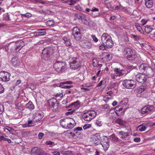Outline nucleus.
I'll list each match as a JSON object with an SVG mask.
<instances>
[{
    "mask_svg": "<svg viewBox=\"0 0 155 155\" xmlns=\"http://www.w3.org/2000/svg\"><path fill=\"white\" fill-rule=\"evenodd\" d=\"M22 16H24L26 18H29L32 16V14L29 13H27L25 14H22L21 15Z\"/></svg>",
    "mask_w": 155,
    "mask_h": 155,
    "instance_id": "39",
    "label": "nucleus"
},
{
    "mask_svg": "<svg viewBox=\"0 0 155 155\" xmlns=\"http://www.w3.org/2000/svg\"><path fill=\"white\" fill-rule=\"evenodd\" d=\"M75 8L76 9L79 11H82L83 10V9L79 5L75 6Z\"/></svg>",
    "mask_w": 155,
    "mask_h": 155,
    "instance_id": "51",
    "label": "nucleus"
},
{
    "mask_svg": "<svg viewBox=\"0 0 155 155\" xmlns=\"http://www.w3.org/2000/svg\"><path fill=\"white\" fill-rule=\"evenodd\" d=\"M100 138L101 137L99 134H97L95 135L94 138L95 139V140H99Z\"/></svg>",
    "mask_w": 155,
    "mask_h": 155,
    "instance_id": "48",
    "label": "nucleus"
},
{
    "mask_svg": "<svg viewBox=\"0 0 155 155\" xmlns=\"http://www.w3.org/2000/svg\"><path fill=\"white\" fill-rule=\"evenodd\" d=\"M65 85L66 84H65L64 82H63L60 83L59 86L62 88H65Z\"/></svg>",
    "mask_w": 155,
    "mask_h": 155,
    "instance_id": "58",
    "label": "nucleus"
},
{
    "mask_svg": "<svg viewBox=\"0 0 155 155\" xmlns=\"http://www.w3.org/2000/svg\"><path fill=\"white\" fill-rule=\"evenodd\" d=\"M146 89V87L143 85L139 87L137 90V92L138 94H140Z\"/></svg>",
    "mask_w": 155,
    "mask_h": 155,
    "instance_id": "26",
    "label": "nucleus"
},
{
    "mask_svg": "<svg viewBox=\"0 0 155 155\" xmlns=\"http://www.w3.org/2000/svg\"><path fill=\"white\" fill-rule=\"evenodd\" d=\"M62 39L64 41L66 46H69L71 45V43L69 39L66 37H64Z\"/></svg>",
    "mask_w": 155,
    "mask_h": 155,
    "instance_id": "22",
    "label": "nucleus"
},
{
    "mask_svg": "<svg viewBox=\"0 0 155 155\" xmlns=\"http://www.w3.org/2000/svg\"><path fill=\"white\" fill-rule=\"evenodd\" d=\"M110 56V54L108 53L104 52L101 55V58L104 61H108L110 60L109 58Z\"/></svg>",
    "mask_w": 155,
    "mask_h": 155,
    "instance_id": "19",
    "label": "nucleus"
},
{
    "mask_svg": "<svg viewBox=\"0 0 155 155\" xmlns=\"http://www.w3.org/2000/svg\"><path fill=\"white\" fill-rule=\"evenodd\" d=\"M124 57L129 60H133L136 58L135 51L130 48H125L124 49Z\"/></svg>",
    "mask_w": 155,
    "mask_h": 155,
    "instance_id": "6",
    "label": "nucleus"
},
{
    "mask_svg": "<svg viewBox=\"0 0 155 155\" xmlns=\"http://www.w3.org/2000/svg\"><path fill=\"white\" fill-rule=\"evenodd\" d=\"M15 43H16V51L17 52L19 51L25 45L24 41L22 40L18 41Z\"/></svg>",
    "mask_w": 155,
    "mask_h": 155,
    "instance_id": "15",
    "label": "nucleus"
},
{
    "mask_svg": "<svg viewBox=\"0 0 155 155\" xmlns=\"http://www.w3.org/2000/svg\"><path fill=\"white\" fill-rule=\"evenodd\" d=\"M138 128L139 130L140 131H144L147 128V127L143 125H140Z\"/></svg>",
    "mask_w": 155,
    "mask_h": 155,
    "instance_id": "34",
    "label": "nucleus"
},
{
    "mask_svg": "<svg viewBox=\"0 0 155 155\" xmlns=\"http://www.w3.org/2000/svg\"><path fill=\"white\" fill-rule=\"evenodd\" d=\"M53 68L58 73L64 72L67 69L66 64L63 61H57L54 63Z\"/></svg>",
    "mask_w": 155,
    "mask_h": 155,
    "instance_id": "5",
    "label": "nucleus"
},
{
    "mask_svg": "<svg viewBox=\"0 0 155 155\" xmlns=\"http://www.w3.org/2000/svg\"><path fill=\"white\" fill-rule=\"evenodd\" d=\"M123 85L124 87L127 89L134 88L136 85V82L132 80H125L123 81Z\"/></svg>",
    "mask_w": 155,
    "mask_h": 155,
    "instance_id": "9",
    "label": "nucleus"
},
{
    "mask_svg": "<svg viewBox=\"0 0 155 155\" xmlns=\"http://www.w3.org/2000/svg\"><path fill=\"white\" fill-rule=\"evenodd\" d=\"M28 87L32 90H34L36 88V86L32 84L28 85Z\"/></svg>",
    "mask_w": 155,
    "mask_h": 155,
    "instance_id": "46",
    "label": "nucleus"
},
{
    "mask_svg": "<svg viewBox=\"0 0 155 155\" xmlns=\"http://www.w3.org/2000/svg\"><path fill=\"white\" fill-rule=\"evenodd\" d=\"M132 38H134L135 40L137 41L139 39V36L137 35H132Z\"/></svg>",
    "mask_w": 155,
    "mask_h": 155,
    "instance_id": "50",
    "label": "nucleus"
},
{
    "mask_svg": "<svg viewBox=\"0 0 155 155\" xmlns=\"http://www.w3.org/2000/svg\"><path fill=\"white\" fill-rule=\"evenodd\" d=\"M42 117V115L38 112L34 114L32 116L33 119L35 120V121L36 122L40 121Z\"/></svg>",
    "mask_w": 155,
    "mask_h": 155,
    "instance_id": "17",
    "label": "nucleus"
},
{
    "mask_svg": "<svg viewBox=\"0 0 155 155\" xmlns=\"http://www.w3.org/2000/svg\"><path fill=\"white\" fill-rule=\"evenodd\" d=\"M139 69L141 72H143L144 74L139 73L136 75V79L139 82L143 83L145 82L147 79L145 75L149 78L154 75V72L153 69L147 64H141L139 67Z\"/></svg>",
    "mask_w": 155,
    "mask_h": 155,
    "instance_id": "1",
    "label": "nucleus"
},
{
    "mask_svg": "<svg viewBox=\"0 0 155 155\" xmlns=\"http://www.w3.org/2000/svg\"><path fill=\"white\" fill-rule=\"evenodd\" d=\"M91 37H92L93 40L95 42H96L98 41V39L94 35H92L91 36Z\"/></svg>",
    "mask_w": 155,
    "mask_h": 155,
    "instance_id": "60",
    "label": "nucleus"
},
{
    "mask_svg": "<svg viewBox=\"0 0 155 155\" xmlns=\"http://www.w3.org/2000/svg\"><path fill=\"white\" fill-rule=\"evenodd\" d=\"M147 21H148L147 20L142 19L141 21V22L142 23V25H144L146 24Z\"/></svg>",
    "mask_w": 155,
    "mask_h": 155,
    "instance_id": "55",
    "label": "nucleus"
},
{
    "mask_svg": "<svg viewBox=\"0 0 155 155\" xmlns=\"http://www.w3.org/2000/svg\"><path fill=\"white\" fill-rule=\"evenodd\" d=\"M54 22L53 20H50L47 21L46 22V25L50 26H52L54 25Z\"/></svg>",
    "mask_w": 155,
    "mask_h": 155,
    "instance_id": "31",
    "label": "nucleus"
},
{
    "mask_svg": "<svg viewBox=\"0 0 155 155\" xmlns=\"http://www.w3.org/2000/svg\"><path fill=\"white\" fill-rule=\"evenodd\" d=\"M82 21L83 23L87 25L90 21V18L88 17H86L84 15H83Z\"/></svg>",
    "mask_w": 155,
    "mask_h": 155,
    "instance_id": "21",
    "label": "nucleus"
},
{
    "mask_svg": "<svg viewBox=\"0 0 155 155\" xmlns=\"http://www.w3.org/2000/svg\"><path fill=\"white\" fill-rule=\"evenodd\" d=\"M46 145L50 146V147H52L55 145L54 143L51 141H47L45 142Z\"/></svg>",
    "mask_w": 155,
    "mask_h": 155,
    "instance_id": "32",
    "label": "nucleus"
},
{
    "mask_svg": "<svg viewBox=\"0 0 155 155\" xmlns=\"http://www.w3.org/2000/svg\"><path fill=\"white\" fill-rule=\"evenodd\" d=\"M10 74L8 72L2 71L0 72V79L5 82H7L10 80Z\"/></svg>",
    "mask_w": 155,
    "mask_h": 155,
    "instance_id": "11",
    "label": "nucleus"
},
{
    "mask_svg": "<svg viewBox=\"0 0 155 155\" xmlns=\"http://www.w3.org/2000/svg\"><path fill=\"white\" fill-rule=\"evenodd\" d=\"M127 108H122V107L120 108L118 110H117L116 111H118L119 112H121L120 113H123L126 110Z\"/></svg>",
    "mask_w": 155,
    "mask_h": 155,
    "instance_id": "44",
    "label": "nucleus"
},
{
    "mask_svg": "<svg viewBox=\"0 0 155 155\" xmlns=\"http://www.w3.org/2000/svg\"><path fill=\"white\" fill-rule=\"evenodd\" d=\"M74 120L71 118H66L60 121L61 125L65 129H71L75 126Z\"/></svg>",
    "mask_w": 155,
    "mask_h": 155,
    "instance_id": "3",
    "label": "nucleus"
},
{
    "mask_svg": "<svg viewBox=\"0 0 155 155\" xmlns=\"http://www.w3.org/2000/svg\"><path fill=\"white\" fill-rule=\"evenodd\" d=\"M97 114L94 110H91L84 112L82 115L83 118L85 121H89L94 118Z\"/></svg>",
    "mask_w": 155,
    "mask_h": 155,
    "instance_id": "8",
    "label": "nucleus"
},
{
    "mask_svg": "<svg viewBox=\"0 0 155 155\" xmlns=\"http://www.w3.org/2000/svg\"><path fill=\"white\" fill-rule=\"evenodd\" d=\"M35 125V124L33 123L32 120H29L28 121V124L26 125V127H31Z\"/></svg>",
    "mask_w": 155,
    "mask_h": 155,
    "instance_id": "33",
    "label": "nucleus"
},
{
    "mask_svg": "<svg viewBox=\"0 0 155 155\" xmlns=\"http://www.w3.org/2000/svg\"><path fill=\"white\" fill-rule=\"evenodd\" d=\"M153 109V106L147 105L141 109V112L143 114L149 113Z\"/></svg>",
    "mask_w": 155,
    "mask_h": 155,
    "instance_id": "14",
    "label": "nucleus"
},
{
    "mask_svg": "<svg viewBox=\"0 0 155 155\" xmlns=\"http://www.w3.org/2000/svg\"><path fill=\"white\" fill-rule=\"evenodd\" d=\"M119 134L121 135V138H124L128 136V134L127 133L124 132L123 131L119 132Z\"/></svg>",
    "mask_w": 155,
    "mask_h": 155,
    "instance_id": "29",
    "label": "nucleus"
},
{
    "mask_svg": "<svg viewBox=\"0 0 155 155\" xmlns=\"http://www.w3.org/2000/svg\"><path fill=\"white\" fill-rule=\"evenodd\" d=\"M4 89L2 85L0 84V94L4 92Z\"/></svg>",
    "mask_w": 155,
    "mask_h": 155,
    "instance_id": "52",
    "label": "nucleus"
},
{
    "mask_svg": "<svg viewBox=\"0 0 155 155\" xmlns=\"http://www.w3.org/2000/svg\"><path fill=\"white\" fill-rule=\"evenodd\" d=\"M4 111V107L2 104H0V115L2 114Z\"/></svg>",
    "mask_w": 155,
    "mask_h": 155,
    "instance_id": "53",
    "label": "nucleus"
},
{
    "mask_svg": "<svg viewBox=\"0 0 155 155\" xmlns=\"http://www.w3.org/2000/svg\"><path fill=\"white\" fill-rule=\"evenodd\" d=\"M124 9V7L122 6L121 5L116 6L114 10H122Z\"/></svg>",
    "mask_w": 155,
    "mask_h": 155,
    "instance_id": "36",
    "label": "nucleus"
},
{
    "mask_svg": "<svg viewBox=\"0 0 155 155\" xmlns=\"http://www.w3.org/2000/svg\"><path fill=\"white\" fill-rule=\"evenodd\" d=\"M72 35L74 39L77 40H79L81 38V34L80 33L79 29L77 28H74L73 29Z\"/></svg>",
    "mask_w": 155,
    "mask_h": 155,
    "instance_id": "13",
    "label": "nucleus"
},
{
    "mask_svg": "<svg viewBox=\"0 0 155 155\" xmlns=\"http://www.w3.org/2000/svg\"><path fill=\"white\" fill-rule=\"evenodd\" d=\"M145 5L148 8H150L152 7L153 5L152 0H145Z\"/></svg>",
    "mask_w": 155,
    "mask_h": 155,
    "instance_id": "24",
    "label": "nucleus"
},
{
    "mask_svg": "<svg viewBox=\"0 0 155 155\" xmlns=\"http://www.w3.org/2000/svg\"><path fill=\"white\" fill-rule=\"evenodd\" d=\"M110 139L115 142H117L119 140V138L117 137L114 134L111 135L110 136Z\"/></svg>",
    "mask_w": 155,
    "mask_h": 155,
    "instance_id": "28",
    "label": "nucleus"
},
{
    "mask_svg": "<svg viewBox=\"0 0 155 155\" xmlns=\"http://www.w3.org/2000/svg\"><path fill=\"white\" fill-rule=\"evenodd\" d=\"M127 74V72L124 70H121L120 71L119 73H118V74L116 75V76H122L126 75Z\"/></svg>",
    "mask_w": 155,
    "mask_h": 155,
    "instance_id": "27",
    "label": "nucleus"
},
{
    "mask_svg": "<svg viewBox=\"0 0 155 155\" xmlns=\"http://www.w3.org/2000/svg\"><path fill=\"white\" fill-rule=\"evenodd\" d=\"M101 41L102 44L106 45L107 48H111L113 45L111 38L107 33H105L102 34L101 37Z\"/></svg>",
    "mask_w": 155,
    "mask_h": 155,
    "instance_id": "4",
    "label": "nucleus"
},
{
    "mask_svg": "<svg viewBox=\"0 0 155 155\" xmlns=\"http://www.w3.org/2000/svg\"><path fill=\"white\" fill-rule=\"evenodd\" d=\"M46 32H38L36 33V35L38 36H41L46 35Z\"/></svg>",
    "mask_w": 155,
    "mask_h": 155,
    "instance_id": "43",
    "label": "nucleus"
},
{
    "mask_svg": "<svg viewBox=\"0 0 155 155\" xmlns=\"http://www.w3.org/2000/svg\"><path fill=\"white\" fill-rule=\"evenodd\" d=\"M91 126V125L90 124H86L84 125L83 127V129L84 130H86L90 128Z\"/></svg>",
    "mask_w": 155,
    "mask_h": 155,
    "instance_id": "42",
    "label": "nucleus"
},
{
    "mask_svg": "<svg viewBox=\"0 0 155 155\" xmlns=\"http://www.w3.org/2000/svg\"><path fill=\"white\" fill-rule=\"evenodd\" d=\"M96 124L98 126H101L102 125L101 121L98 120H97L96 121Z\"/></svg>",
    "mask_w": 155,
    "mask_h": 155,
    "instance_id": "62",
    "label": "nucleus"
},
{
    "mask_svg": "<svg viewBox=\"0 0 155 155\" xmlns=\"http://www.w3.org/2000/svg\"><path fill=\"white\" fill-rule=\"evenodd\" d=\"M152 28L149 27H146L145 28V31L146 33L147 34H148L150 32L152 31Z\"/></svg>",
    "mask_w": 155,
    "mask_h": 155,
    "instance_id": "38",
    "label": "nucleus"
},
{
    "mask_svg": "<svg viewBox=\"0 0 155 155\" xmlns=\"http://www.w3.org/2000/svg\"><path fill=\"white\" fill-rule=\"evenodd\" d=\"M109 138L106 136H104V141H102L101 144L103 147L105 151H106L109 147Z\"/></svg>",
    "mask_w": 155,
    "mask_h": 155,
    "instance_id": "12",
    "label": "nucleus"
},
{
    "mask_svg": "<svg viewBox=\"0 0 155 155\" xmlns=\"http://www.w3.org/2000/svg\"><path fill=\"white\" fill-rule=\"evenodd\" d=\"M6 129L11 133H13L14 131V130L13 129L11 128L8 126L6 127Z\"/></svg>",
    "mask_w": 155,
    "mask_h": 155,
    "instance_id": "47",
    "label": "nucleus"
},
{
    "mask_svg": "<svg viewBox=\"0 0 155 155\" xmlns=\"http://www.w3.org/2000/svg\"><path fill=\"white\" fill-rule=\"evenodd\" d=\"M16 107L19 110H22L24 108L23 105L20 103H18L16 105Z\"/></svg>",
    "mask_w": 155,
    "mask_h": 155,
    "instance_id": "30",
    "label": "nucleus"
},
{
    "mask_svg": "<svg viewBox=\"0 0 155 155\" xmlns=\"http://www.w3.org/2000/svg\"><path fill=\"white\" fill-rule=\"evenodd\" d=\"M120 71V70H119V69L118 68H115L114 69V71L116 73L115 74H114V75L116 76V75L118 74V73H119Z\"/></svg>",
    "mask_w": 155,
    "mask_h": 155,
    "instance_id": "56",
    "label": "nucleus"
},
{
    "mask_svg": "<svg viewBox=\"0 0 155 155\" xmlns=\"http://www.w3.org/2000/svg\"><path fill=\"white\" fill-rule=\"evenodd\" d=\"M104 98V100L106 102H107L109 100L112 99V97L110 95H108L105 96Z\"/></svg>",
    "mask_w": 155,
    "mask_h": 155,
    "instance_id": "35",
    "label": "nucleus"
},
{
    "mask_svg": "<svg viewBox=\"0 0 155 155\" xmlns=\"http://www.w3.org/2000/svg\"><path fill=\"white\" fill-rule=\"evenodd\" d=\"M44 134L42 133H40L38 135V138L41 139L44 136Z\"/></svg>",
    "mask_w": 155,
    "mask_h": 155,
    "instance_id": "59",
    "label": "nucleus"
},
{
    "mask_svg": "<svg viewBox=\"0 0 155 155\" xmlns=\"http://www.w3.org/2000/svg\"><path fill=\"white\" fill-rule=\"evenodd\" d=\"M48 102L51 108L54 111H57L59 107V103L55 98L48 100Z\"/></svg>",
    "mask_w": 155,
    "mask_h": 155,
    "instance_id": "10",
    "label": "nucleus"
},
{
    "mask_svg": "<svg viewBox=\"0 0 155 155\" xmlns=\"http://www.w3.org/2000/svg\"><path fill=\"white\" fill-rule=\"evenodd\" d=\"M69 62L70 67L72 69H77L81 66V61L78 58H72Z\"/></svg>",
    "mask_w": 155,
    "mask_h": 155,
    "instance_id": "7",
    "label": "nucleus"
},
{
    "mask_svg": "<svg viewBox=\"0 0 155 155\" xmlns=\"http://www.w3.org/2000/svg\"><path fill=\"white\" fill-rule=\"evenodd\" d=\"M134 141L135 142H138L140 141V139L139 137H136L134 139Z\"/></svg>",
    "mask_w": 155,
    "mask_h": 155,
    "instance_id": "61",
    "label": "nucleus"
},
{
    "mask_svg": "<svg viewBox=\"0 0 155 155\" xmlns=\"http://www.w3.org/2000/svg\"><path fill=\"white\" fill-rule=\"evenodd\" d=\"M2 48L6 51L8 52L9 51V48H8V44L4 46Z\"/></svg>",
    "mask_w": 155,
    "mask_h": 155,
    "instance_id": "41",
    "label": "nucleus"
},
{
    "mask_svg": "<svg viewBox=\"0 0 155 155\" xmlns=\"http://www.w3.org/2000/svg\"><path fill=\"white\" fill-rule=\"evenodd\" d=\"M52 153L53 155H60V153L58 152L54 151L52 152Z\"/></svg>",
    "mask_w": 155,
    "mask_h": 155,
    "instance_id": "64",
    "label": "nucleus"
},
{
    "mask_svg": "<svg viewBox=\"0 0 155 155\" xmlns=\"http://www.w3.org/2000/svg\"><path fill=\"white\" fill-rule=\"evenodd\" d=\"M115 123L120 126H124L125 125V122L120 118H118L116 120Z\"/></svg>",
    "mask_w": 155,
    "mask_h": 155,
    "instance_id": "25",
    "label": "nucleus"
},
{
    "mask_svg": "<svg viewBox=\"0 0 155 155\" xmlns=\"http://www.w3.org/2000/svg\"><path fill=\"white\" fill-rule=\"evenodd\" d=\"M57 50L54 47H48L44 48L42 51V57L45 60H48L51 55L54 56Z\"/></svg>",
    "mask_w": 155,
    "mask_h": 155,
    "instance_id": "2",
    "label": "nucleus"
},
{
    "mask_svg": "<svg viewBox=\"0 0 155 155\" xmlns=\"http://www.w3.org/2000/svg\"><path fill=\"white\" fill-rule=\"evenodd\" d=\"M92 45L90 44H88L87 45H82L83 47L85 48H89L91 47Z\"/></svg>",
    "mask_w": 155,
    "mask_h": 155,
    "instance_id": "45",
    "label": "nucleus"
},
{
    "mask_svg": "<svg viewBox=\"0 0 155 155\" xmlns=\"http://www.w3.org/2000/svg\"><path fill=\"white\" fill-rule=\"evenodd\" d=\"M20 64L19 60L18 58L15 57L13 58L11 61V65L15 67L19 66Z\"/></svg>",
    "mask_w": 155,
    "mask_h": 155,
    "instance_id": "16",
    "label": "nucleus"
},
{
    "mask_svg": "<svg viewBox=\"0 0 155 155\" xmlns=\"http://www.w3.org/2000/svg\"><path fill=\"white\" fill-rule=\"evenodd\" d=\"M141 45L143 47H147L148 46L149 47H151L149 45H147L146 43H142Z\"/></svg>",
    "mask_w": 155,
    "mask_h": 155,
    "instance_id": "63",
    "label": "nucleus"
},
{
    "mask_svg": "<svg viewBox=\"0 0 155 155\" xmlns=\"http://www.w3.org/2000/svg\"><path fill=\"white\" fill-rule=\"evenodd\" d=\"M16 43L15 42L11 43L8 44V48L11 52H16Z\"/></svg>",
    "mask_w": 155,
    "mask_h": 155,
    "instance_id": "18",
    "label": "nucleus"
},
{
    "mask_svg": "<svg viewBox=\"0 0 155 155\" xmlns=\"http://www.w3.org/2000/svg\"><path fill=\"white\" fill-rule=\"evenodd\" d=\"M26 108H28L31 110H33L35 107L32 102L30 101L28 102L26 104Z\"/></svg>",
    "mask_w": 155,
    "mask_h": 155,
    "instance_id": "23",
    "label": "nucleus"
},
{
    "mask_svg": "<svg viewBox=\"0 0 155 155\" xmlns=\"http://www.w3.org/2000/svg\"><path fill=\"white\" fill-rule=\"evenodd\" d=\"M102 107L103 109H109V107L108 105L107 104L102 105Z\"/></svg>",
    "mask_w": 155,
    "mask_h": 155,
    "instance_id": "57",
    "label": "nucleus"
},
{
    "mask_svg": "<svg viewBox=\"0 0 155 155\" xmlns=\"http://www.w3.org/2000/svg\"><path fill=\"white\" fill-rule=\"evenodd\" d=\"M40 150L37 147H34L32 148L31 153L33 155H38L40 153Z\"/></svg>",
    "mask_w": 155,
    "mask_h": 155,
    "instance_id": "20",
    "label": "nucleus"
},
{
    "mask_svg": "<svg viewBox=\"0 0 155 155\" xmlns=\"http://www.w3.org/2000/svg\"><path fill=\"white\" fill-rule=\"evenodd\" d=\"M92 63L94 67H96L97 66L98 62L96 59H93L92 60Z\"/></svg>",
    "mask_w": 155,
    "mask_h": 155,
    "instance_id": "40",
    "label": "nucleus"
},
{
    "mask_svg": "<svg viewBox=\"0 0 155 155\" xmlns=\"http://www.w3.org/2000/svg\"><path fill=\"white\" fill-rule=\"evenodd\" d=\"M75 16L76 18L80 20H82V15H80L78 14H76Z\"/></svg>",
    "mask_w": 155,
    "mask_h": 155,
    "instance_id": "54",
    "label": "nucleus"
},
{
    "mask_svg": "<svg viewBox=\"0 0 155 155\" xmlns=\"http://www.w3.org/2000/svg\"><path fill=\"white\" fill-rule=\"evenodd\" d=\"M75 111V109H70L68 110V111L66 112L65 114L66 115H68L69 114H72Z\"/></svg>",
    "mask_w": 155,
    "mask_h": 155,
    "instance_id": "37",
    "label": "nucleus"
},
{
    "mask_svg": "<svg viewBox=\"0 0 155 155\" xmlns=\"http://www.w3.org/2000/svg\"><path fill=\"white\" fill-rule=\"evenodd\" d=\"M106 47V46L104 45V44H102L99 46V48L100 50H104L105 49Z\"/></svg>",
    "mask_w": 155,
    "mask_h": 155,
    "instance_id": "49",
    "label": "nucleus"
}]
</instances>
